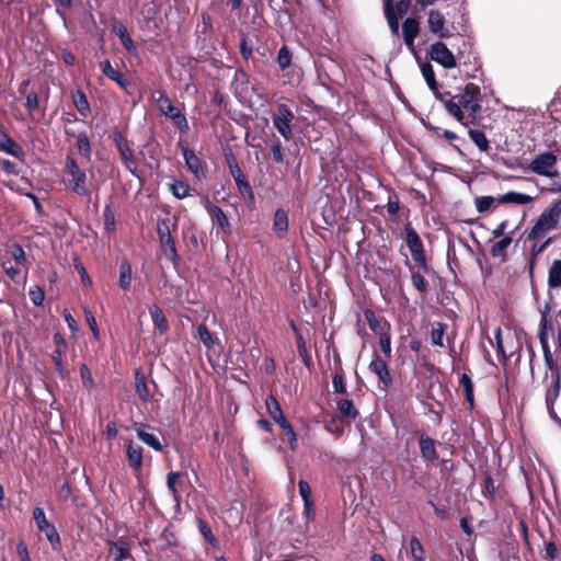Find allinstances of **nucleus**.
I'll use <instances>...</instances> for the list:
<instances>
[{
	"label": "nucleus",
	"instance_id": "1",
	"mask_svg": "<svg viewBox=\"0 0 561 561\" xmlns=\"http://www.w3.org/2000/svg\"><path fill=\"white\" fill-rule=\"evenodd\" d=\"M456 105L459 107L462 119L458 121L463 126L478 125L481 119V90L474 83H467L462 92L455 95Z\"/></svg>",
	"mask_w": 561,
	"mask_h": 561
},
{
	"label": "nucleus",
	"instance_id": "2",
	"mask_svg": "<svg viewBox=\"0 0 561 561\" xmlns=\"http://www.w3.org/2000/svg\"><path fill=\"white\" fill-rule=\"evenodd\" d=\"M561 219V198L556 201L551 206L545 209L535 225L527 233V240H542L547 233L558 228Z\"/></svg>",
	"mask_w": 561,
	"mask_h": 561
},
{
	"label": "nucleus",
	"instance_id": "3",
	"mask_svg": "<svg viewBox=\"0 0 561 561\" xmlns=\"http://www.w3.org/2000/svg\"><path fill=\"white\" fill-rule=\"evenodd\" d=\"M151 100L154 102L158 111L170 118L181 134L186 135L190 131V124L185 114L172 103L165 91L156 90L151 92Z\"/></svg>",
	"mask_w": 561,
	"mask_h": 561
},
{
	"label": "nucleus",
	"instance_id": "4",
	"mask_svg": "<svg viewBox=\"0 0 561 561\" xmlns=\"http://www.w3.org/2000/svg\"><path fill=\"white\" fill-rule=\"evenodd\" d=\"M178 228V218H174L172 227L170 226V219H158L157 221V234L161 247V250L168 261H170L174 267H178L181 263V257L178 253L176 241L172 236V230L175 231Z\"/></svg>",
	"mask_w": 561,
	"mask_h": 561
},
{
	"label": "nucleus",
	"instance_id": "5",
	"mask_svg": "<svg viewBox=\"0 0 561 561\" xmlns=\"http://www.w3.org/2000/svg\"><path fill=\"white\" fill-rule=\"evenodd\" d=\"M64 173L67 176L64 181L66 187L78 196H90V191L87 185V173L81 170L78 161L67 156L65 160Z\"/></svg>",
	"mask_w": 561,
	"mask_h": 561
},
{
	"label": "nucleus",
	"instance_id": "6",
	"mask_svg": "<svg viewBox=\"0 0 561 561\" xmlns=\"http://www.w3.org/2000/svg\"><path fill=\"white\" fill-rule=\"evenodd\" d=\"M458 42H462L463 50L457 51V60L459 66L463 67L467 78H476L477 72L481 70L482 64L480 58L472 51L473 44L466 37H457Z\"/></svg>",
	"mask_w": 561,
	"mask_h": 561
},
{
	"label": "nucleus",
	"instance_id": "7",
	"mask_svg": "<svg viewBox=\"0 0 561 561\" xmlns=\"http://www.w3.org/2000/svg\"><path fill=\"white\" fill-rule=\"evenodd\" d=\"M295 114L290 107L286 104L278 103L275 112L272 114L273 125L279 135L289 141L294 138L293 122Z\"/></svg>",
	"mask_w": 561,
	"mask_h": 561
},
{
	"label": "nucleus",
	"instance_id": "8",
	"mask_svg": "<svg viewBox=\"0 0 561 561\" xmlns=\"http://www.w3.org/2000/svg\"><path fill=\"white\" fill-rule=\"evenodd\" d=\"M404 230L407 245L411 252L413 261L420 266L421 270H423L424 273H428L430 266L427 264L424 245L419 233L411 226V224H407Z\"/></svg>",
	"mask_w": 561,
	"mask_h": 561
},
{
	"label": "nucleus",
	"instance_id": "9",
	"mask_svg": "<svg viewBox=\"0 0 561 561\" xmlns=\"http://www.w3.org/2000/svg\"><path fill=\"white\" fill-rule=\"evenodd\" d=\"M114 144L119 153L121 161L123 165L133 175H137V167L138 162L134 154V150L130 146L129 140L126 135L122 131L114 133Z\"/></svg>",
	"mask_w": 561,
	"mask_h": 561
},
{
	"label": "nucleus",
	"instance_id": "10",
	"mask_svg": "<svg viewBox=\"0 0 561 561\" xmlns=\"http://www.w3.org/2000/svg\"><path fill=\"white\" fill-rule=\"evenodd\" d=\"M558 158L552 151L542 152L536 156L529 163L528 169L538 175L547 178H557L558 170L553 169L557 164Z\"/></svg>",
	"mask_w": 561,
	"mask_h": 561
},
{
	"label": "nucleus",
	"instance_id": "11",
	"mask_svg": "<svg viewBox=\"0 0 561 561\" xmlns=\"http://www.w3.org/2000/svg\"><path fill=\"white\" fill-rule=\"evenodd\" d=\"M205 209L209 215L213 225L216 227V234L229 236L232 232L231 224L221 207L205 198Z\"/></svg>",
	"mask_w": 561,
	"mask_h": 561
},
{
	"label": "nucleus",
	"instance_id": "12",
	"mask_svg": "<svg viewBox=\"0 0 561 561\" xmlns=\"http://www.w3.org/2000/svg\"><path fill=\"white\" fill-rule=\"evenodd\" d=\"M428 56L445 69H451L457 66V54L455 55L443 42L433 43L430 46Z\"/></svg>",
	"mask_w": 561,
	"mask_h": 561
},
{
	"label": "nucleus",
	"instance_id": "13",
	"mask_svg": "<svg viewBox=\"0 0 561 561\" xmlns=\"http://www.w3.org/2000/svg\"><path fill=\"white\" fill-rule=\"evenodd\" d=\"M387 360V358L374 352L373 358L368 365V369L378 377L379 385H381L380 388L383 390L389 389L393 383Z\"/></svg>",
	"mask_w": 561,
	"mask_h": 561
},
{
	"label": "nucleus",
	"instance_id": "14",
	"mask_svg": "<svg viewBox=\"0 0 561 561\" xmlns=\"http://www.w3.org/2000/svg\"><path fill=\"white\" fill-rule=\"evenodd\" d=\"M178 146L181 148L183 158L187 169L197 178L202 179L205 176V162L196 156L194 150L190 149L187 144L182 139L179 140Z\"/></svg>",
	"mask_w": 561,
	"mask_h": 561
},
{
	"label": "nucleus",
	"instance_id": "15",
	"mask_svg": "<svg viewBox=\"0 0 561 561\" xmlns=\"http://www.w3.org/2000/svg\"><path fill=\"white\" fill-rule=\"evenodd\" d=\"M0 151L12 156L21 162H25L26 153L23 147L18 144L3 128L0 129Z\"/></svg>",
	"mask_w": 561,
	"mask_h": 561
},
{
	"label": "nucleus",
	"instance_id": "16",
	"mask_svg": "<svg viewBox=\"0 0 561 561\" xmlns=\"http://www.w3.org/2000/svg\"><path fill=\"white\" fill-rule=\"evenodd\" d=\"M106 543L108 547V553L113 561H125L128 559L135 561L130 553V546L125 537H119L115 541L108 540Z\"/></svg>",
	"mask_w": 561,
	"mask_h": 561
},
{
	"label": "nucleus",
	"instance_id": "17",
	"mask_svg": "<svg viewBox=\"0 0 561 561\" xmlns=\"http://www.w3.org/2000/svg\"><path fill=\"white\" fill-rule=\"evenodd\" d=\"M420 34V22L416 18H407L402 24V37L407 47L414 51L415 49V38Z\"/></svg>",
	"mask_w": 561,
	"mask_h": 561
},
{
	"label": "nucleus",
	"instance_id": "18",
	"mask_svg": "<svg viewBox=\"0 0 561 561\" xmlns=\"http://www.w3.org/2000/svg\"><path fill=\"white\" fill-rule=\"evenodd\" d=\"M112 31L118 36L124 48L131 55L137 53V47L127 30L116 18L112 20Z\"/></svg>",
	"mask_w": 561,
	"mask_h": 561
},
{
	"label": "nucleus",
	"instance_id": "19",
	"mask_svg": "<svg viewBox=\"0 0 561 561\" xmlns=\"http://www.w3.org/2000/svg\"><path fill=\"white\" fill-rule=\"evenodd\" d=\"M99 67L102 73L114 81L119 88L127 90L130 85L129 80L119 70L114 69L108 59L100 61Z\"/></svg>",
	"mask_w": 561,
	"mask_h": 561
},
{
	"label": "nucleus",
	"instance_id": "20",
	"mask_svg": "<svg viewBox=\"0 0 561 561\" xmlns=\"http://www.w3.org/2000/svg\"><path fill=\"white\" fill-rule=\"evenodd\" d=\"M230 174L236 182L239 193L244 197V199L248 201L249 203H254V193L252 186L248 181L247 176L244 175L243 171L241 170V168L234 171L232 170Z\"/></svg>",
	"mask_w": 561,
	"mask_h": 561
},
{
	"label": "nucleus",
	"instance_id": "21",
	"mask_svg": "<svg viewBox=\"0 0 561 561\" xmlns=\"http://www.w3.org/2000/svg\"><path fill=\"white\" fill-rule=\"evenodd\" d=\"M126 457L133 471H140L142 467L144 448L133 440H129L126 445Z\"/></svg>",
	"mask_w": 561,
	"mask_h": 561
},
{
	"label": "nucleus",
	"instance_id": "22",
	"mask_svg": "<svg viewBox=\"0 0 561 561\" xmlns=\"http://www.w3.org/2000/svg\"><path fill=\"white\" fill-rule=\"evenodd\" d=\"M435 98L440 101L448 114H450L455 119L461 121L463 117L460 114L459 107L456 105L455 95H451L449 91L440 92L439 89L431 90Z\"/></svg>",
	"mask_w": 561,
	"mask_h": 561
},
{
	"label": "nucleus",
	"instance_id": "23",
	"mask_svg": "<svg viewBox=\"0 0 561 561\" xmlns=\"http://www.w3.org/2000/svg\"><path fill=\"white\" fill-rule=\"evenodd\" d=\"M290 328L295 334L298 354H299L304 365L307 368H310L312 365V357H311V353H310L309 348L307 347L305 337L294 321L290 322Z\"/></svg>",
	"mask_w": 561,
	"mask_h": 561
},
{
	"label": "nucleus",
	"instance_id": "24",
	"mask_svg": "<svg viewBox=\"0 0 561 561\" xmlns=\"http://www.w3.org/2000/svg\"><path fill=\"white\" fill-rule=\"evenodd\" d=\"M428 28L433 34H437L440 38L449 37V32L445 26V18L437 10H431L428 13Z\"/></svg>",
	"mask_w": 561,
	"mask_h": 561
},
{
	"label": "nucleus",
	"instance_id": "25",
	"mask_svg": "<svg viewBox=\"0 0 561 561\" xmlns=\"http://www.w3.org/2000/svg\"><path fill=\"white\" fill-rule=\"evenodd\" d=\"M419 446L424 460L433 462L438 459L435 439L422 433L419 437Z\"/></svg>",
	"mask_w": 561,
	"mask_h": 561
},
{
	"label": "nucleus",
	"instance_id": "26",
	"mask_svg": "<svg viewBox=\"0 0 561 561\" xmlns=\"http://www.w3.org/2000/svg\"><path fill=\"white\" fill-rule=\"evenodd\" d=\"M151 426L148 424H140L136 428L137 438L141 440L144 444L148 445L156 451H162L163 445L161 444L158 436H156L152 433H149L148 430H150Z\"/></svg>",
	"mask_w": 561,
	"mask_h": 561
},
{
	"label": "nucleus",
	"instance_id": "27",
	"mask_svg": "<svg viewBox=\"0 0 561 561\" xmlns=\"http://www.w3.org/2000/svg\"><path fill=\"white\" fill-rule=\"evenodd\" d=\"M383 13L389 25L390 32L393 36H399L400 32V16L396 15L394 0H385Z\"/></svg>",
	"mask_w": 561,
	"mask_h": 561
},
{
	"label": "nucleus",
	"instance_id": "28",
	"mask_svg": "<svg viewBox=\"0 0 561 561\" xmlns=\"http://www.w3.org/2000/svg\"><path fill=\"white\" fill-rule=\"evenodd\" d=\"M364 317L376 335L381 336V334L389 333L390 324L386 320L383 322L379 321L371 309H365Z\"/></svg>",
	"mask_w": 561,
	"mask_h": 561
},
{
	"label": "nucleus",
	"instance_id": "29",
	"mask_svg": "<svg viewBox=\"0 0 561 561\" xmlns=\"http://www.w3.org/2000/svg\"><path fill=\"white\" fill-rule=\"evenodd\" d=\"M149 312H150L154 329L161 335L165 334L169 331L170 325H169V322H168L162 309L157 305H152L149 307Z\"/></svg>",
	"mask_w": 561,
	"mask_h": 561
},
{
	"label": "nucleus",
	"instance_id": "30",
	"mask_svg": "<svg viewBox=\"0 0 561 561\" xmlns=\"http://www.w3.org/2000/svg\"><path fill=\"white\" fill-rule=\"evenodd\" d=\"M288 230V214L284 208H277L273 218V231L283 238Z\"/></svg>",
	"mask_w": 561,
	"mask_h": 561
},
{
	"label": "nucleus",
	"instance_id": "31",
	"mask_svg": "<svg viewBox=\"0 0 561 561\" xmlns=\"http://www.w3.org/2000/svg\"><path fill=\"white\" fill-rule=\"evenodd\" d=\"M135 391L142 402H148L150 400V390L148 388L147 379L139 369H136L135 371Z\"/></svg>",
	"mask_w": 561,
	"mask_h": 561
},
{
	"label": "nucleus",
	"instance_id": "32",
	"mask_svg": "<svg viewBox=\"0 0 561 561\" xmlns=\"http://www.w3.org/2000/svg\"><path fill=\"white\" fill-rule=\"evenodd\" d=\"M71 98L78 113L87 117L91 113V107L85 93L82 90L78 89L75 92H72Z\"/></svg>",
	"mask_w": 561,
	"mask_h": 561
},
{
	"label": "nucleus",
	"instance_id": "33",
	"mask_svg": "<svg viewBox=\"0 0 561 561\" xmlns=\"http://www.w3.org/2000/svg\"><path fill=\"white\" fill-rule=\"evenodd\" d=\"M336 409L339 413L348 420H356L359 416V412L350 399H340L336 401Z\"/></svg>",
	"mask_w": 561,
	"mask_h": 561
},
{
	"label": "nucleus",
	"instance_id": "34",
	"mask_svg": "<svg viewBox=\"0 0 561 561\" xmlns=\"http://www.w3.org/2000/svg\"><path fill=\"white\" fill-rule=\"evenodd\" d=\"M283 435L287 438V442L289 444V448L295 451L298 447V439H297V434L293 427V425L290 424V422L285 417L283 420H280L279 422L276 423Z\"/></svg>",
	"mask_w": 561,
	"mask_h": 561
},
{
	"label": "nucleus",
	"instance_id": "35",
	"mask_svg": "<svg viewBox=\"0 0 561 561\" xmlns=\"http://www.w3.org/2000/svg\"><path fill=\"white\" fill-rule=\"evenodd\" d=\"M265 407H266L268 415L275 423L285 419L283 409H282L278 400L273 394H268L266 397Z\"/></svg>",
	"mask_w": 561,
	"mask_h": 561
},
{
	"label": "nucleus",
	"instance_id": "36",
	"mask_svg": "<svg viewBox=\"0 0 561 561\" xmlns=\"http://www.w3.org/2000/svg\"><path fill=\"white\" fill-rule=\"evenodd\" d=\"M133 277L131 264L127 260H123L119 264V279L118 285L123 290L130 288Z\"/></svg>",
	"mask_w": 561,
	"mask_h": 561
},
{
	"label": "nucleus",
	"instance_id": "37",
	"mask_svg": "<svg viewBox=\"0 0 561 561\" xmlns=\"http://www.w3.org/2000/svg\"><path fill=\"white\" fill-rule=\"evenodd\" d=\"M459 385L463 389V396H465L466 401L469 404V409L473 410V408H474V394H473L474 386L471 380V377L468 374L463 373L459 378Z\"/></svg>",
	"mask_w": 561,
	"mask_h": 561
},
{
	"label": "nucleus",
	"instance_id": "38",
	"mask_svg": "<svg viewBox=\"0 0 561 561\" xmlns=\"http://www.w3.org/2000/svg\"><path fill=\"white\" fill-rule=\"evenodd\" d=\"M77 149L79 154L90 161L92 154V145L90 138L85 131H81L77 135Z\"/></svg>",
	"mask_w": 561,
	"mask_h": 561
},
{
	"label": "nucleus",
	"instance_id": "39",
	"mask_svg": "<svg viewBox=\"0 0 561 561\" xmlns=\"http://www.w3.org/2000/svg\"><path fill=\"white\" fill-rule=\"evenodd\" d=\"M499 202L502 204L514 203L517 205H525L533 202V197L530 195L518 193L514 191H510L504 195L500 196Z\"/></svg>",
	"mask_w": 561,
	"mask_h": 561
},
{
	"label": "nucleus",
	"instance_id": "40",
	"mask_svg": "<svg viewBox=\"0 0 561 561\" xmlns=\"http://www.w3.org/2000/svg\"><path fill=\"white\" fill-rule=\"evenodd\" d=\"M548 286L558 288L561 286V260H554L548 271Z\"/></svg>",
	"mask_w": 561,
	"mask_h": 561
},
{
	"label": "nucleus",
	"instance_id": "41",
	"mask_svg": "<svg viewBox=\"0 0 561 561\" xmlns=\"http://www.w3.org/2000/svg\"><path fill=\"white\" fill-rule=\"evenodd\" d=\"M468 135L474 145L483 152L491 150L490 141L485 134L480 129H469Z\"/></svg>",
	"mask_w": 561,
	"mask_h": 561
},
{
	"label": "nucleus",
	"instance_id": "42",
	"mask_svg": "<svg viewBox=\"0 0 561 561\" xmlns=\"http://www.w3.org/2000/svg\"><path fill=\"white\" fill-rule=\"evenodd\" d=\"M41 531L44 533L46 539L50 543L51 549L54 551H60L61 550V548H62L61 539H60V536H59L56 527L53 524H49L48 526L43 528Z\"/></svg>",
	"mask_w": 561,
	"mask_h": 561
},
{
	"label": "nucleus",
	"instance_id": "43",
	"mask_svg": "<svg viewBox=\"0 0 561 561\" xmlns=\"http://www.w3.org/2000/svg\"><path fill=\"white\" fill-rule=\"evenodd\" d=\"M512 237L505 236L497 242H495L490 250V253L493 257H502L503 260L506 257L507 248L512 244Z\"/></svg>",
	"mask_w": 561,
	"mask_h": 561
},
{
	"label": "nucleus",
	"instance_id": "44",
	"mask_svg": "<svg viewBox=\"0 0 561 561\" xmlns=\"http://www.w3.org/2000/svg\"><path fill=\"white\" fill-rule=\"evenodd\" d=\"M333 391L336 394H346V382H345V373L343 367L340 366L336 368L333 378H332Z\"/></svg>",
	"mask_w": 561,
	"mask_h": 561
},
{
	"label": "nucleus",
	"instance_id": "45",
	"mask_svg": "<svg viewBox=\"0 0 561 561\" xmlns=\"http://www.w3.org/2000/svg\"><path fill=\"white\" fill-rule=\"evenodd\" d=\"M182 238L185 243L192 247L193 250L198 249L197 227L194 224H190L183 228Z\"/></svg>",
	"mask_w": 561,
	"mask_h": 561
},
{
	"label": "nucleus",
	"instance_id": "46",
	"mask_svg": "<svg viewBox=\"0 0 561 561\" xmlns=\"http://www.w3.org/2000/svg\"><path fill=\"white\" fill-rule=\"evenodd\" d=\"M551 241H552V239L548 238L542 243L535 242L531 245V248H530V259H529V274H530V276H533V274H534V268H535V264H536V257L549 247Z\"/></svg>",
	"mask_w": 561,
	"mask_h": 561
},
{
	"label": "nucleus",
	"instance_id": "47",
	"mask_svg": "<svg viewBox=\"0 0 561 561\" xmlns=\"http://www.w3.org/2000/svg\"><path fill=\"white\" fill-rule=\"evenodd\" d=\"M170 190L178 199H183L191 195V186L185 181L175 180L170 184Z\"/></svg>",
	"mask_w": 561,
	"mask_h": 561
},
{
	"label": "nucleus",
	"instance_id": "48",
	"mask_svg": "<svg viewBox=\"0 0 561 561\" xmlns=\"http://www.w3.org/2000/svg\"><path fill=\"white\" fill-rule=\"evenodd\" d=\"M198 529L204 539L215 549L219 548V540L213 534L209 525L204 519H198Z\"/></svg>",
	"mask_w": 561,
	"mask_h": 561
},
{
	"label": "nucleus",
	"instance_id": "49",
	"mask_svg": "<svg viewBox=\"0 0 561 561\" xmlns=\"http://www.w3.org/2000/svg\"><path fill=\"white\" fill-rule=\"evenodd\" d=\"M411 271V282L412 285L416 290H419L421 294H426L428 291V284L426 279L424 278L423 274H425L423 271H414L410 266Z\"/></svg>",
	"mask_w": 561,
	"mask_h": 561
},
{
	"label": "nucleus",
	"instance_id": "50",
	"mask_svg": "<svg viewBox=\"0 0 561 561\" xmlns=\"http://www.w3.org/2000/svg\"><path fill=\"white\" fill-rule=\"evenodd\" d=\"M447 325L442 322H435L431 331V341L435 346L444 347V334Z\"/></svg>",
	"mask_w": 561,
	"mask_h": 561
},
{
	"label": "nucleus",
	"instance_id": "51",
	"mask_svg": "<svg viewBox=\"0 0 561 561\" xmlns=\"http://www.w3.org/2000/svg\"><path fill=\"white\" fill-rule=\"evenodd\" d=\"M195 337L198 339L206 348L210 350L214 347L215 342L213 339V334L210 333L205 323H202L197 327Z\"/></svg>",
	"mask_w": 561,
	"mask_h": 561
},
{
	"label": "nucleus",
	"instance_id": "52",
	"mask_svg": "<svg viewBox=\"0 0 561 561\" xmlns=\"http://www.w3.org/2000/svg\"><path fill=\"white\" fill-rule=\"evenodd\" d=\"M421 72L430 90H437L438 82L436 81L433 66L427 61L423 62L421 65Z\"/></svg>",
	"mask_w": 561,
	"mask_h": 561
},
{
	"label": "nucleus",
	"instance_id": "53",
	"mask_svg": "<svg viewBox=\"0 0 561 561\" xmlns=\"http://www.w3.org/2000/svg\"><path fill=\"white\" fill-rule=\"evenodd\" d=\"M410 550L411 557L414 561H424L425 560V551L420 541V539L415 536H412L410 539Z\"/></svg>",
	"mask_w": 561,
	"mask_h": 561
},
{
	"label": "nucleus",
	"instance_id": "54",
	"mask_svg": "<svg viewBox=\"0 0 561 561\" xmlns=\"http://www.w3.org/2000/svg\"><path fill=\"white\" fill-rule=\"evenodd\" d=\"M482 493L485 497L494 500L496 494V488L494 480L490 472H485L483 477Z\"/></svg>",
	"mask_w": 561,
	"mask_h": 561
},
{
	"label": "nucleus",
	"instance_id": "55",
	"mask_svg": "<svg viewBox=\"0 0 561 561\" xmlns=\"http://www.w3.org/2000/svg\"><path fill=\"white\" fill-rule=\"evenodd\" d=\"M104 217V228L107 232L115 231L116 222H115V214L112 208V204H106L103 211Z\"/></svg>",
	"mask_w": 561,
	"mask_h": 561
},
{
	"label": "nucleus",
	"instance_id": "56",
	"mask_svg": "<svg viewBox=\"0 0 561 561\" xmlns=\"http://www.w3.org/2000/svg\"><path fill=\"white\" fill-rule=\"evenodd\" d=\"M270 150L272 153V159L275 163L279 164V163L284 162V153H283L284 148H283V145H282L279 138L274 137V139L270 146Z\"/></svg>",
	"mask_w": 561,
	"mask_h": 561
},
{
	"label": "nucleus",
	"instance_id": "57",
	"mask_svg": "<svg viewBox=\"0 0 561 561\" xmlns=\"http://www.w3.org/2000/svg\"><path fill=\"white\" fill-rule=\"evenodd\" d=\"M10 254L12 255L13 260L15 261V263L18 265H21V266L27 265V257H26L25 251L19 243H14L10 248Z\"/></svg>",
	"mask_w": 561,
	"mask_h": 561
},
{
	"label": "nucleus",
	"instance_id": "58",
	"mask_svg": "<svg viewBox=\"0 0 561 561\" xmlns=\"http://www.w3.org/2000/svg\"><path fill=\"white\" fill-rule=\"evenodd\" d=\"M302 516L306 520V529H308L309 524L316 519V505L313 500L304 502Z\"/></svg>",
	"mask_w": 561,
	"mask_h": 561
},
{
	"label": "nucleus",
	"instance_id": "59",
	"mask_svg": "<svg viewBox=\"0 0 561 561\" xmlns=\"http://www.w3.org/2000/svg\"><path fill=\"white\" fill-rule=\"evenodd\" d=\"M277 62L282 70L287 69L291 62V53L287 46L280 47L277 54Z\"/></svg>",
	"mask_w": 561,
	"mask_h": 561
},
{
	"label": "nucleus",
	"instance_id": "60",
	"mask_svg": "<svg viewBox=\"0 0 561 561\" xmlns=\"http://www.w3.org/2000/svg\"><path fill=\"white\" fill-rule=\"evenodd\" d=\"M30 299L34 306L39 307L45 300V293L42 287L34 285L28 290Z\"/></svg>",
	"mask_w": 561,
	"mask_h": 561
},
{
	"label": "nucleus",
	"instance_id": "61",
	"mask_svg": "<svg viewBox=\"0 0 561 561\" xmlns=\"http://www.w3.org/2000/svg\"><path fill=\"white\" fill-rule=\"evenodd\" d=\"M493 196H477L474 198V205L479 213L488 211L494 203Z\"/></svg>",
	"mask_w": 561,
	"mask_h": 561
},
{
	"label": "nucleus",
	"instance_id": "62",
	"mask_svg": "<svg viewBox=\"0 0 561 561\" xmlns=\"http://www.w3.org/2000/svg\"><path fill=\"white\" fill-rule=\"evenodd\" d=\"M33 519L39 530L48 526L50 523L46 518L45 511L42 507H35L33 510Z\"/></svg>",
	"mask_w": 561,
	"mask_h": 561
},
{
	"label": "nucleus",
	"instance_id": "63",
	"mask_svg": "<svg viewBox=\"0 0 561 561\" xmlns=\"http://www.w3.org/2000/svg\"><path fill=\"white\" fill-rule=\"evenodd\" d=\"M224 158L229 169V172H232V170L234 171L240 168L239 162L230 147L224 149Z\"/></svg>",
	"mask_w": 561,
	"mask_h": 561
},
{
	"label": "nucleus",
	"instance_id": "64",
	"mask_svg": "<svg viewBox=\"0 0 561 561\" xmlns=\"http://www.w3.org/2000/svg\"><path fill=\"white\" fill-rule=\"evenodd\" d=\"M80 376L85 389L90 390L94 387V379L92 378L91 371L85 364L80 366Z\"/></svg>",
	"mask_w": 561,
	"mask_h": 561
}]
</instances>
